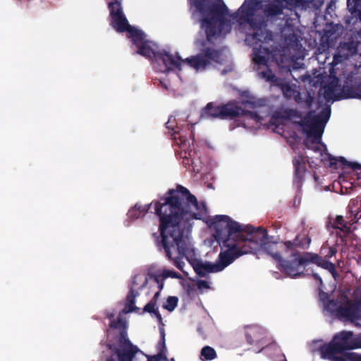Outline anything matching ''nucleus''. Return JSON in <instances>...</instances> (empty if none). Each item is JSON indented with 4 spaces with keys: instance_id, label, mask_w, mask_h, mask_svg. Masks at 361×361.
Returning a JSON list of instances; mask_svg holds the SVG:
<instances>
[{
    "instance_id": "30",
    "label": "nucleus",
    "mask_w": 361,
    "mask_h": 361,
    "mask_svg": "<svg viewBox=\"0 0 361 361\" xmlns=\"http://www.w3.org/2000/svg\"><path fill=\"white\" fill-rule=\"evenodd\" d=\"M159 333L162 340L161 346L159 348V361H175L173 357L169 359L166 356L167 349L165 344V333L164 329H159Z\"/></svg>"
},
{
    "instance_id": "17",
    "label": "nucleus",
    "mask_w": 361,
    "mask_h": 361,
    "mask_svg": "<svg viewBox=\"0 0 361 361\" xmlns=\"http://www.w3.org/2000/svg\"><path fill=\"white\" fill-rule=\"evenodd\" d=\"M335 314L339 319L353 322L359 319V310L355 304L346 298L345 302L336 308Z\"/></svg>"
},
{
    "instance_id": "10",
    "label": "nucleus",
    "mask_w": 361,
    "mask_h": 361,
    "mask_svg": "<svg viewBox=\"0 0 361 361\" xmlns=\"http://www.w3.org/2000/svg\"><path fill=\"white\" fill-rule=\"evenodd\" d=\"M150 280L158 283V274H137L133 276L131 281L130 290L126 298L123 312H132L139 311V308L135 305V298L139 295L138 290L144 288Z\"/></svg>"
},
{
    "instance_id": "22",
    "label": "nucleus",
    "mask_w": 361,
    "mask_h": 361,
    "mask_svg": "<svg viewBox=\"0 0 361 361\" xmlns=\"http://www.w3.org/2000/svg\"><path fill=\"white\" fill-rule=\"evenodd\" d=\"M284 10V5L280 0H274L264 5L263 8L264 17L274 18L281 15Z\"/></svg>"
},
{
    "instance_id": "18",
    "label": "nucleus",
    "mask_w": 361,
    "mask_h": 361,
    "mask_svg": "<svg viewBox=\"0 0 361 361\" xmlns=\"http://www.w3.org/2000/svg\"><path fill=\"white\" fill-rule=\"evenodd\" d=\"M357 47L358 43L353 39L340 43L337 49V54L334 56V61L336 63H340L353 56L357 54Z\"/></svg>"
},
{
    "instance_id": "24",
    "label": "nucleus",
    "mask_w": 361,
    "mask_h": 361,
    "mask_svg": "<svg viewBox=\"0 0 361 361\" xmlns=\"http://www.w3.org/2000/svg\"><path fill=\"white\" fill-rule=\"evenodd\" d=\"M293 165L294 167L295 181L298 183H301L307 170L305 162L302 157H294Z\"/></svg>"
},
{
    "instance_id": "51",
    "label": "nucleus",
    "mask_w": 361,
    "mask_h": 361,
    "mask_svg": "<svg viewBox=\"0 0 361 361\" xmlns=\"http://www.w3.org/2000/svg\"><path fill=\"white\" fill-rule=\"evenodd\" d=\"M130 225V222H128L126 226H128Z\"/></svg>"
},
{
    "instance_id": "7",
    "label": "nucleus",
    "mask_w": 361,
    "mask_h": 361,
    "mask_svg": "<svg viewBox=\"0 0 361 361\" xmlns=\"http://www.w3.org/2000/svg\"><path fill=\"white\" fill-rule=\"evenodd\" d=\"M124 32H127V37L129 38L136 48V54H140L152 62H156L158 58V52L156 51L154 47L156 44L152 41L147 39L145 33L129 23L126 26Z\"/></svg>"
},
{
    "instance_id": "38",
    "label": "nucleus",
    "mask_w": 361,
    "mask_h": 361,
    "mask_svg": "<svg viewBox=\"0 0 361 361\" xmlns=\"http://www.w3.org/2000/svg\"><path fill=\"white\" fill-rule=\"evenodd\" d=\"M155 302H150L144 307V312L153 313L158 317V310L155 309Z\"/></svg>"
},
{
    "instance_id": "43",
    "label": "nucleus",
    "mask_w": 361,
    "mask_h": 361,
    "mask_svg": "<svg viewBox=\"0 0 361 361\" xmlns=\"http://www.w3.org/2000/svg\"><path fill=\"white\" fill-rule=\"evenodd\" d=\"M151 231H152V236L154 238V241L156 245H158V234H157V232L154 231V230H152Z\"/></svg>"
},
{
    "instance_id": "41",
    "label": "nucleus",
    "mask_w": 361,
    "mask_h": 361,
    "mask_svg": "<svg viewBox=\"0 0 361 361\" xmlns=\"http://www.w3.org/2000/svg\"><path fill=\"white\" fill-rule=\"evenodd\" d=\"M197 285H198V287L200 288H208L209 287L208 282L206 281H203V280L199 281L197 282Z\"/></svg>"
},
{
    "instance_id": "3",
    "label": "nucleus",
    "mask_w": 361,
    "mask_h": 361,
    "mask_svg": "<svg viewBox=\"0 0 361 361\" xmlns=\"http://www.w3.org/2000/svg\"><path fill=\"white\" fill-rule=\"evenodd\" d=\"M221 56V50L212 47H205L204 44L197 54L185 60L178 54L173 56L164 50L159 51V60H161L170 69L181 70V64L186 63L196 71H203L214 63H220Z\"/></svg>"
},
{
    "instance_id": "19",
    "label": "nucleus",
    "mask_w": 361,
    "mask_h": 361,
    "mask_svg": "<svg viewBox=\"0 0 361 361\" xmlns=\"http://www.w3.org/2000/svg\"><path fill=\"white\" fill-rule=\"evenodd\" d=\"M207 10L211 16L209 18H214L215 20L220 22L221 25H226V29L228 31L230 30L231 25L226 18L228 10L224 3L221 4L213 3L208 6Z\"/></svg>"
},
{
    "instance_id": "47",
    "label": "nucleus",
    "mask_w": 361,
    "mask_h": 361,
    "mask_svg": "<svg viewBox=\"0 0 361 361\" xmlns=\"http://www.w3.org/2000/svg\"><path fill=\"white\" fill-rule=\"evenodd\" d=\"M158 299V291L156 292L154 295L153 300L156 302V300Z\"/></svg>"
},
{
    "instance_id": "4",
    "label": "nucleus",
    "mask_w": 361,
    "mask_h": 361,
    "mask_svg": "<svg viewBox=\"0 0 361 361\" xmlns=\"http://www.w3.org/2000/svg\"><path fill=\"white\" fill-rule=\"evenodd\" d=\"M262 0H246L239 8V20L247 23L254 31L247 34L246 41L257 45L259 42H267L272 39V33L267 27V20L255 12L262 6Z\"/></svg>"
},
{
    "instance_id": "31",
    "label": "nucleus",
    "mask_w": 361,
    "mask_h": 361,
    "mask_svg": "<svg viewBox=\"0 0 361 361\" xmlns=\"http://www.w3.org/2000/svg\"><path fill=\"white\" fill-rule=\"evenodd\" d=\"M130 361H158V354L149 357L139 349Z\"/></svg>"
},
{
    "instance_id": "37",
    "label": "nucleus",
    "mask_w": 361,
    "mask_h": 361,
    "mask_svg": "<svg viewBox=\"0 0 361 361\" xmlns=\"http://www.w3.org/2000/svg\"><path fill=\"white\" fill-rule=\"evenodd\" d=\"M192 4L201 13H203L207 10L206 0H193Z\"/></svg>"
},
{
    "instance_id": "21",
    "label": "nucleus",
    "mask_w": 361,
    "mask_h": 361,
    "mask_svg": "<svg viewBox=\"0 0 361 361\" xmlns=\"http://www.w3.org/2000/svg\"><path fill=\"white\" fill-rule=\"evenodd\" d=\"M311 242L310 238L304 236L302 239L300 235H297L293 241H286L282 243L281 247L286 249V252L290 251L293 257V253L298 252L295 247H303L305 245H309Z\"/></svg>"
},
{
    "instance_id": "34",
    "label": "nucleus",
    "mask_w": 361,
    "mask_h": 361,
    "mask_svg": "<svg viewBox=\"0 0 361 361\" xmlns=\"http://www.w3.org/2000/svg\"><path fill=\"white\" fill-rule=\"evenodd\" d=\"M178 299L176 296H169L162 305V307L169 312H172L178 305Z\"/></svg>"
},
{
    "instance_id": "2",
    "label": "nucleus",
    "mask_w": 361,
    "mask_h": 361,
    "mask_svg": "<svg viewBox=\"0 0 361 361\" xmlns=\"http://www.w3.org/2000/svg\"><path fill=\"white\" fill-rule=\"evenodd\" d=\"M240 232L236 234V236H233L234 240L238 241L240 240H250V242L258 243V247L255 250H251L247 252L245 255L249 253H255L263 248L266 250L267 254L271 255L273 259L277 261L278 269L286 274L287 275L293 277V274L289 270L290 268L293 267L294 258L291 260H286L283 259L281 257V252L285 251L286 249L281 247L282 245H278L277 243L269 244L267 243L268 234L265 228L262 227H253L250 225H240Z\"/></svg>"
},
{
    "instance_id": "13",
    "label": "nucleus",
    "mask_w": 361,
    "mask_h": 361,
    "mask_svg": "<svg viewBox=\"0 0 361 361\" xmlns=\"http://www.w3.org/2000/svg\"><path fill=\"white\" fill-rule=\"evenodd\" d=\"M343 353L347 350L361 348V335H355L350 331H342L333 337Z\"/></svg>"
},
{
    "instance_id": "27",
    "label": "nucleus",
    "mask_w": 361,
    "mask_h": 361,
    "mask_svg": "<svg viewBox=\"0 0 361 361\" xmlns=\"http://www.w3.org/2000/svg\"><path fill=\"white\" fill-rule=\"evenodd\" d=\"M293 98L297 104L302 105L307 109L312 108L314 102V97L308 92L305 93V97H303L302 94L299 91H297L295 92V94H293Z\"/></svg>"
},
{
    "instance_id": "20",
    "label": "nucleus",
    "mask_w": 361,
    "mask_h": 361,
    "mask_svg": "<svg viewBox=\"0 0 361 361\" xmlns=\"http://www.w3.org/2000/svg\"><path fill=\"white\" fill-rule=\"evenodd\" d=\"M202 27L204 29L207 40L210 42L213 37L219 36L222 31L226 28V25H221L220 22L214 18H203Z\"/></svg>"
},
{
    "instance_id": "26",
    "label": "nucleus",
    "mask_w": 361,
    "mask_h": 361,
    "mask_svg": "<svg viewBox=\"0 0 361 361\" xmlns=\"http://www.w3.org/2000/svg\"><path fill=\"white\" fill-rule=\"evenodd\" d=\"M166 128L170 130L171 131V133L173 135H174L173 139L175 140L177 145H180V147L181 149H184L188 145H189V143L188 140L183 137L182 136H179L177 137L176 135L178 133V132L175 130L176 128V126L175 125V118L170 117L168 120V121L165 123Z\"/></svg>"
},
{
    "instance_id": "6",
    "label": "nucleus",
    "mask_w": 361,
    "mask_h": 361,
    "mask_svg": "<svg viewBox=\"0 0 361 361\" xmlns=\"http://www.w3.org/2000/svg\"><path fill=\"white\" fill-rule=\"evenodd\" d=\"M247 116L252 119H257L256 112L245 110L238 105L237 101L233 100L221 105H214L209 102L201 111L202 118L234 119L238 117Z\"/></svg>"
},
{
    "instance_id": "29",
    "label": "nucleus",
    "mask_w": 361,
    "mask_h": 361,
    "mask_svg": "<svg viewBox=\"0 0 361 361\" xmlns=\"http://www.w3.org/2000/svg\"><path fill=\"white\" fill-rule=\"evenodd\" d=\"M276 118L289 120L293 118H302V114L296 109H285L283 110L276 111L273 116Z\"/></svg>"
},
{
    "instance_id": "45",
    "label": "nucleus",
    "mask_w": 361,
    "mask_h": 361,
    "mask_svg": "<svg viewBox=\"0 0 361 361\" xmlns=\"http://www.w3.org/2000/svg\"><path fill=\"white\" fill-rule=\"evenodd\" d=\"M336 0H329V2L326 6V9L331 8V6L335 4ZM325 0H322V4H323Z\"/></svg>"
},
{
    "instance_id": "16",
    "label": "nucleus",
    "mask_w": 361,
    "mask_h": 361,
    "mask_svg": "<svg viewBox=\"0 0 361 361\" xmlns=\"http://www.w3.org/2000/svg\"><path fill=\"white\" fill-rule=\"evenodd\" d=\"M148 214L149 216H152L155 221L158 219V200H154L151 204L145 205L136 203L130 208L127 213L128 221H135L139 218L144 217Z\"/></svg>"
},
{
    "instance_id": "50",
    "label": "nucleus",
    "mask_w": 361,
    "mask_h": 361,
    "mask_svg": "<svg viewBox=\"0 0 361 361\" xmlns=\"http://www.w3.org/2000/svg\"><path fill=\"white\" fill-rule=\"evenodd\" d=\"M159 323H160V322H161V314H159Z\"/></svg>"
},
{
    "instance_id": "36",
    "label": "nucleus",
    "mask_w": 361,
    "mask_h": 361,
    "mask_svg": "<svg viewBox=\"0 0 361 361\" xmlns=\"http://www.w3.org/2000/svg\"><path fill=\"white\" fill-rule=\"evenodd\" d=\"M283 94L287 99H291L298 90L293 89L289 84H284L281 87Z\"/></svg>"
},
{
    "instance_id": "28",
    "label": "nucleus",
    "mask_w": 361,
    "mask_h": 361,
    "mask_svg": "<svg viewBox=\"0 0 361 361\" xmlns=\"http://www.w3.org/2000/svg\"><path fill=\"white\" fill-rule=\"evenodd\" d=\"M343 92L345 98L361 99V82L351 85H344Z\"/></svg>"
},
{
    "instance_id": "46",
    "label": "nucleus",
    "mask_w": 361,
    "mask_h": 361,
    "mask_svg": "<svg viewBox=\"0 0 361 361\" xmlns=\"http://www.w3.org/2000/svg\"><path fill=\"white\" fill-rule=\"evenodd\" d=\"M107 317H108L109 319H111V320H113V319H114V313H113V312H112V313H109V314H107Z\"/></svg>"
},
{
    "instance_id": "42",
    "label": "nucleus",
    "mask_w": 361,
    "mask_h": 361,
    "mask_svg": "<svg viewBox=\"0 0 361 361\" xmlns=\"http://www.w3.org/2000/svg\"><path fill=\"white\" fill-rule=\"evenodd\" d=\"M312 277L314 278V279L315 281H317L319 283V286H322L323 285L322 279V278L319 276V275L318 274L313 273L312 274Z\"/></svg>"
},
{
    "instance_id": "32",
    "label": "nucleus",
    "mask_w": 361,
    "mask_h": 361,
    "mask_svg": "<svg viewBox=\"0 0 361 361\" xmlns=\"http://www.w3.org/2000/svg\"><path fill=\"white\" fill-rule=\"evenodd\" d=\"M201 356L203 357L204 360H212L216 357V353L215 350L210 346H204L201 350Z\"/></svg>"
},
{
    "instance_id": "25",
    "label": "nucleus",
    "mask_w": 361,
    "mask_h": 361,
    "mask_svg": "<svg viewBox=\"0 0 361 361\" xmlns=\"http://www.w3.org/2000/svg\"><path fill=\"white\" fill-rule=\"evenodd\" d=\"M271 51L267 47L260 46L259 49L254 53L253 61L257 65H263L268 67L269 56Z\"/></svg>"
},
{
    "instance_id": "1",
    "label": "nucleus",
    "mask_w": 361,
    "mask_h": 361,
    "mask_svg": "<svg viewBox=\"0 0 361 361\" xmlns=\"http://www.w3.org/2000/svg\"><path fill=\"white\" fill-rule=\"evenodd\" d=\"M206 214L205 204L199 203L196 197L180 185L169 189L159 200L160 228L166 256L185 276L188 274L184 269L183 257L199 276L204 277L208 273L223 271L236 259L258 247V243L234 240L233 236L240 232V224L227 215H216L206 223L214 228L215 240L225 250L220 252L215 263L203 262L196 258L189 238L192 228L190 221L203 219Z\"/></svg>"
},
{
    "instance_id": "9",
    "label": "nucleus",
    "mask_w": 361,
    "mask_h": 361,
    "mask_svg": "<svg viewBox=\"0 0 361 361\" xmlns=\"http://www.w3.org/2000/svg\"><path fill=\"white\" fill-rule=\"evenodd\" d=\"M331 109L329 106L324 108L317 115L314 114V111H310L299 123V125L305 129H310L308 135L313 136L312 142H320L324 126L329 121Z\"/></svg>"
},
{
    "instance_id": "23",
    "label": "nucleus",
    "mask_w": 361,
    "mask_h": 361,
    "mask_svg": "<svg viewBox=\"0 0 361 361\" xmlns=\"http://www.w3.org/2000/svg\"><path fill=\"white\" fill-rule=\"evenodd\" d=\"M263 334V329L259 326L252 325L245 327V338L250 345L259 342L262 338Z\"/></svg>"
},
{
    "instance_id": "33",
    "label": "nucleus",
    "mask_w": 361,
    "mask_h": 361,
    "mask_svg": "<svg viewBox=\"0 0 361 361\" xmlns=\"http://www.w3.org/2000/svg\"><path fill=\"white\" fill-rule=\"evenodd\" d=\"M159 277L161 278L162 280H164L167 278H172V279H183V277L178 272L169 270L166 269H162L159 272Z\"/></svg>"
},
{
    "instance_id": "5",
    "label": "nucleus",
    "mask_w": 361,
    "mask_h": 361,
    "mask_svg": "<svg viewBox=\"0 0 361 361\" xmlns=\"http://www.w3.org/2000/svg\"><path fill=\"white\" fill-rule=\"evenodd\" d=\"M128 312H123V310L119 312L117 319L111 321L109 326L111 329H120L118 340V346H110L111 355L107 358V361H130L133 356L139 351L137 345H133L128 338L126 331L127 323L123 315Z\"/></svg>"
},
{
    "instance_id": "52",
    "label": "nucleus",
    "mask_w": 361,
    "mask_h": 361,
    "mask_svg": "<svg viewBox=\"0 0 361 361\" xmlns=\"http://www.w3.org/2000/svg\"><path fill=\"white\" fill-rule=\"evenodd\" d=\"M358 217H359V219L361 218V214H360V216Z\"/></svg>"
},
{
    "instance_id": "48",
    "label": "nucleus",
    "mask_w": 361,
    "mask_h": 361,
    "mask_svg": "<svg viewBox=\"0 0 361 361\" xmlns=\"http://www.w3.org/2000/svg\"><path fill=\"white\" fill-rule=\"evenodd\" d=\"M161 224V223L159 222V225ZM159 231H161V228H159ZM160 237L162 238V236H161V231H160V234H159ZM161 243L162 244V246H164V244L162 243V240L161 241H159V243L160 244ZM163 248H164V247H163ZM165 250V249H164Z\"/></svg>"
},
{
    "instance_id": "8",
    "label": "nucleus",
    "mask_w": 361,
    "mask_h": 361,
    "mask_svg": "<svg viewBox=\"0 0 361 361\" xmlns=\"http://www.w3.org/2000/svg\"><path fill=\"white\" fill-rule=\"evenodd\" d=\"M293 267L289 269L290 273H293L292 278L296 279L303 276L305 274L303 271H298V267L306 266L310 263L316 264L317 267L327 270L333 276L336 274L335 264L327 260L320 253L319 255L307 252H304L302 255H300L299 252H295L293 253Z\"/></svg>"
},
{
    "instance_id": "12",
    "label": "nucleus",
    "mask_w": 361,
    "mask_h": 361,
    "mask_svg": "<svg viewBox=\"0 0 361 361\" xmlns=\"http://www.w3.org/2000/svg\"><path fill=\"white\" fill-rule=\"evenodd\" d=\"M321 357L329 361H361V354L354 352L343 353L334 338L319 348Z\"/></svg>"
},
{
    "instance_id": "35",
    "label": "nucleus",
    "mask_w": 361,
    "mask_h": 361,
    "mask_svg": "<svg viewBox=\"0 0 361 361\" xmlns=\"http://www.w3.org/2000/svg\"><path fill=\"white\" fill-rule=\"evenodd\" d=\"M319 253L328 260L337 253V249L334 247L322 246Z\"/></svg>"
},
{
    "instance_id": "40",
    "label": "nucleus",
    "mask_w": 361,
    "mask_h": 361,
    "mask_svg": "<svg viewBox=\"0 0 361 361\" xmlns=\"http://www.w3.org/2000/svg\"><path fill=\"white\" fill-rule=\"evenodd\" d=\"M334 92V88L333 87L331 86H327L325 90H324V97L325 98H329V97H331L332 94Z\"/></svg>"
},
{
    "instance_id": "14",
    "label": "nucleus",
    "mask_w": 361,
    "mask_h": 361,
    "mask_svg": "<svg viewBox=\"0 0 361 361\" xmlns=\"http://www.w3.org/2000/svg\"><path fill=\"white\" fill-rule=\"evenodd\" d=\"M347 8L351 14L345 20L346 27L350 31L361 32V0H347Z\"/></svg>"
},
{
    "instance_id": "11",
    "label": "nucleus",
    "mask_w": 361,
    "mask_h": 361,
    "mask_svg": "<svg viewBox=\"0 0 361 361\" xmlns=\"http://www.w3.org/2000/svg\"><path fill=\"white\" fill-rule=\"evenodd\" d=\"M359 217L357 214H354L350 211L344 217L341 215H337L335 218H329L328 228L336 231V235L340 238L341 243L346 244V238L351 233V226L357 222Z\"/></svg>"
},
{
    "instance_id": "39",
    "label": "nucleus",
    "mask_w": 361,
    "mask_h": 361,
    "mask_svg": "<svg viewBox=\"0 0 361 361\" xmlns=\"http://www.w3.org/2000/svg\"><path fill=\"white\" fill-rule=\"evenodd\" d=\"M261 73L262 75V77L266 78L267 81H273L276 78L275 75L269 68H267V70L265 71H262Z\"/></svg>"
},
{
    "instance_id": "49",
    "label": "nucleus",
    "mask_w": 361,
    "mask_h": 361,
    "mask_svg": "<svg viewBox=\"0 0 361 361\" xmlns=\"http://www.w3.org/2000/svg\"><path fill=\"white\" fill-rule=\"evenodd\" d=\"M163 286H164V283H159V292L161 291V290L163 288Z\"/></svg>"
},
{
    "instance_id": "15",
    "label": "nucleus",
    "mask_w": 361,
    "mask_h": 361,
    "mask_svg": "<svg viewBox=\"0 0 361 361\" xmlns=\"http://www.w3.org/2000/svg\"><path fill=\"white\" fill-rule=\"evenodd\" d=\"M108 6L111 18V25L118 32H124L128 21L123 12L121 3L118 0H113L109 3Z\"/></svg>"
},
{
    "instance_id": "44",
    "label": "nucleus",
    "mask_w": 361,
    "mask_h": 361,
    "mask_svg": "<svg viewBox=\"0 0 361 361\" xmlns=\"http://www.w3.org/2000/svg\"><path fill=\"white\" fill-rule=\"evenodd\" d=\"M319 297L322 300H325L329 298L328 294L322 290H321L319 293Z\"/></svg>"
}]
</instances>
